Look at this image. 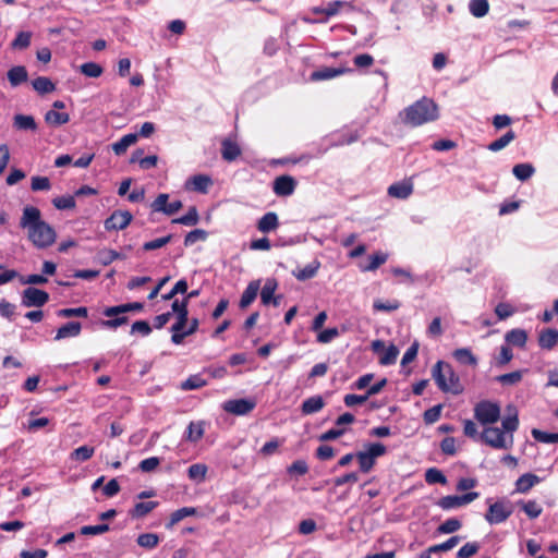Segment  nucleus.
<instances>
[{"label":"nucleus","mask_w":558,"mask_h":558,"mask_svg":"<svg viewBox=\"0 0 558 558\" xmlns=\"http://www.w3.org/2000/svg\"><path fill=\"white\" fill-rule=\"evenodd\" d=\"M325 407L322 396H313L305 399L301 405L302 414L310 415L319 412Z\"/></svg>","instance_id":"obj_29"},{"label":"nucleus","mask_w":558,"mask_h":558,"mask_svg":"<svg viewBox=\"0 0 558 558\" xmlns=\"http://www.w3.org/2000/svg\"><path fill=\"white\" fill-rule=\"evenodd\" d=\"M350 68H322L311 73L312 82L327 81L340 76L345 73H351Z\"/></svg>","instance_id":"obj_15"},{"label":"nucleus","mask_w":558,"mask_h":558,"mask_svg":"<svg viewBox=\"0 0 558 558\" xmlns=\"http://www.w3.org/2000/svg\"><path fill=\"white\" fill-rule=\"evenodd\" d=\"M478 549L480 546L477 543H466L459 549L457 556L458 558H470L474 556Z\"/></svg>","instance_id":"obj_64"},{"label":"nucleus","mask_w":558,"mask_h":558,"mask_svg":"<svg viewBox=\"0 0 558 558\" xmlns=\"http://www.w3.org/2000/svg\"><path fill=\"white\" fill-rule=\"evenodd\" d=\"M51 187L50 180L47 177H33L31 189L33 191H48Z\"/></svg>","instance_id":"obj_63"},{"label":"nucleus","mask_w":558,"mask_h":558,"mask_svg":"<svg viewBox=\"0 0 558 558\" xmlns=\"http://www.w3.org/2000/svg\"><path fill=\"white\" fill-rule=\"evenodd\" d=\"M159 504L157 501H142L137 502L130 511V515L134 519L143 518L157 508Z\"/></svg>","instance_id":"obj_35"},{"label":"nucleus","mask_w":558,"mask_h":558,"mask_svg":"<svg viewBox=\"0 0 558 558\" xmlns=\"http://www.w3.org/2000/svg\"><path fill=\"white\" fill-rule=\"evenodd\" d=\"M388 255L383 252L369 256V264L362 267V271H374L387 262Z\"/></svg>","instance_id":"obj_47"},{"label":"nucleus","mask_w":558,"mask_h":558,"mask_svg":"<svg viewBox=\"0 0 558 558\" xmlns=\"http://www.w3.org/2000/svg\"><path fill=\"white\" fill-rule=\"evenodd\" d=\"M211 184H213V180L209 175L195 174L186 181L185 189L189 191H195V192L206 194Z\"/></svg>","instance_id":"obj_16"},{"label":"nucleus","mask_w":558,"mask_h":558,"mask_svg":"<svg viewBox=\"0 0 558 558\" xmlns=\"http://www.w3.org/2000/svg\"><path fill=\"white\" fill-rule=\"evenodd\" d=\"M283 444V439H279L277 437L272 438L271 440L267 441L260 449L259 454L263 457H270L275 454L279 447Z\"/></svg>","instance_id":"obj_54"},{"label":"nucleus","mask_w":558,"mask_h":558,"mask_svg":"<svg viewBox=\"0 0 558 558\" xmlns=\"http://www.w3.org/2000/svg\"><path fill=\"white\" fill-rule=\"evenodd\" d=\"M279 227L278 215L274 211H268L257 222L258 231L269 233Z\"/></svg>","instance_id":"obj_23"},{"label":"nucleus","mask_w":558,"mask_h":558,"mask_svg":"<svg viewBox=\"0 0 558 558\" xmlns=\"http://www.w3.org/2000/svg\"><path fill=\"white\" fill-rule=\"evenodd\" d=\"M341 10H345L347 12L355 11V5L350 1L335 0L328 2L325 10L326 20L337 15Z\"/></svg>","instance_id":"obj_27"},{"label":"nucleus","mask_w":558,"mask_h":558,"mask_svg":"<svg viewBox=\"0 0 558 558\" xmlns=\"http://www.w3.org/2000/svg\"><path fill=\"white\" fill-rule=\"evenodd\" d=\"M387 448L381 442H372L366 446V450L357 451L355 458L362 473H368L376 464V459L384 456Z\"/></svg>","instance_id":"obj_5"},{"label":"nucleus","mask_w":558,"mask_h":558,"mask_svg":"<svg viewBox=\"0 0 558 558\" xmlns=\"http://www.w3.org/2000/svg\"><path fill=\"white\" fill-rule=\"evenodd\" d=\"M207 468L205 464L195 463L190 465L187 475L191 480H204L206 476Z\"/></svg>","instance_id":"obj_61"},{"label":"nucleus","mask_w":558,"mask_h":558,"mask_svg":"<svg viewBox=\"0 0 558 558\" xmlns=\"http://www.w3.org/2000/svg\"><path fill=\"white\" fill-rule=\"evenodd\" d=\"M295 187H296L295 179L288 174L277 177L272 183L274 193L280 197L292 195Z\"/></svg>","instance_id":"obj_13"},{"label":"nucleus","mask_w":558,"mask_h":558,"mask_svg":"<svg viewBox=\"0 0 558 558\" xmlns=\"http://www.w3.org/2000/svg\"><path fill=\"white\" fill-rule=\"evenodd\" d=\"M57 315L59 317H63V318L87 317L88 316V310L85 306L61 308V310H59L57 312Z\"/></svg>","instance_id":"obj_49"},{"label":"nucleus","mask_w":558,"mask_h":558,"mask_svg":"<svg viewBox=\"0 0 558 558\" xmlns=\"http://www.w3.org/2000/svg\"><path fill=\"white\" fill-rule=\"evenodd\" d=\"M13 126L17 130L36 131L37 123L32 116L16 114L13 118Z\"/></svg>","instance_id":"obj_34"},{"label":"nucleus","mask_w":558,"mask_h":558,"mask_svg":"<svg viewBox=\"0 0 558 558\" xmlns=\"http://www.w3.org/2000/svg\"><path fill=\"white\" fill-rule=\"evenodd\" d=\"M399 118L404 125L420 126L438 118V107L432 99L423 97L403 109Z\"/></svg>","instance_id":"obj_3"},{"label":"nucleus","mask_w":558,"mask_h":558,"mask_svg":"<svg viewBox=\"0 0 558 558\" xmlns=\"http://www.w3.org/2000/svg\"><path fill=\"white\" fill-rule=\"evenodd\" d=\"M535 172L532 163H518L512 168L513 175L520 181L529 180Z\"/></svg>","instance_id":"obj_39"},{"label":"nucleus","mask_w":558,"mask_h":558,"mask_svg":"<svg viewBox=\"0 0 558 558\" xmlns=\"http://www.w3.org/2000/svg\"><path fill=\"white\" fill-rule=\"evenodd\" d=\"M512 514V508L509 504L497 501L489 506L485 519L490 524L505 522Z\"/></svg>","instance_id":"obj_10"},{"label":"nucleus","mask_w":558,"mask_h":558,"mask_svg":"<svg viewBox=\"0 0 558 558\" xmlns=\"http://www.w3.org/2000/svg\"><path fill=\"white\" fill-rule=\"evenodd\" d=\"M138 546L153 549L159 544V536L155 533H143L136 539Z\"/></svg>","instance_id":"obj_48"},{"label":"nucleus","mask_w":558,"mask_h":558,"mask_svg":"<svg viewBox=\"0 0 558 558\" xmlns=\"http://www.w3.org/2000/svg\"><path fill=\"white\" fill-rule=\"evenodd\" d=\"M320 268V263L315 259L312 263L307 264L303 268H299L292 271V275L300 281H305L312 279L316 276L318 269Z\"/></svg>","instance_id":"obj_30"},{"label":"nucleus","mask_w":558,"mask_h":558,"mask_svg":"<svg viewBox=\"0 0 558 558\" xmlns=\"http://www.w3.org/2000/svg\"><path fill=\"white\" fill-rule=\"evenodd\" d=\"M432 375L438 388L442 392L459 395L463 391L459 376L454 373L449 363L438 361L432 369Z\"/></svg>","instance_id":"obj_4"},{"label":"nucleus","mask_w":558,"mask_h":558,"mask_svg":"<svg viewBox=\"0 0 558 558\" xmlns=\"http://www.w3.org/2000/svg\"><path fill=\"white\" fill-rule=\"evenodd\" d=\"M461 526H462V523L460 520H458L456 518H450V519H447L444 523H441L437 527V532L440 534H450V533H454L458 530H460Z\"/></svg>","instance_id":"obj_51"},{"label":"nucleus","mask_w":558,"mask_h":558,"mask_svg":"<svg viewBox=\"0 0 558 558\" xmlns=\"http://www.w3.org/2000/svg\"><path fill=\"white\" fill-rule=\"evenodd\" d=\"M204 436V423L191 422L186 428L185 439L191 442H197Z\"/></svg>","instance_id":"obj_38"},{"label":"nucleus","mask_w":558,"mask_h":558,"mask_svg":"<svg viewBox=\"0 0 558 558\" xmlns=\"http://www.w3.org/2000/svg\"><path fill=\"white\" fill-rule=\"evenodd\" d=\"M242 154V149L235 141L223 138L221 142V157L228 162L238 159Z\"/></svg>","instance_id":"obj_17"},{"label":"nucleus","mask_w":558,"mask_h":558,"mask_svg":"<svg viewBox=\"0 0 558 558\" xmlns=\"http://www.w3.org/2000/svg\"><path fill=\"white\" fill-rule=\"evenodd\" d=\"M197 510L194 507H183L170 514L169 521L166 523V529L171 530L175 524L186 517L196 514Z\"/></svg>","instance_id":"obj_31"},{"label":"nucleus","mask_w":558,"mask_h":558,"mask_svg":"<svg viewBox=\"0 0 558 558\" xmlns=\"http://www.w3.org/2000/svg\"><path fill=\"white\" fill-rule=\"evenodd\" d=\"M45 121L51 126H60L70 121V116L66 112H58L56 110H49L45 114Z\"/></svg>","instance_id":"obj_37"},{"label":"nucleus","mask_w":558,"mask_h":558,"mask_svg":"<svg viewBox=\"0 0 558 558\" xmlns=\"http://www.w3.org/2000/svg\"><path fill=\"white\" fill-rule=\"evenodd\" d=\"M80 71L82 74H84L87 77H99L104 73V69L100 64L96 62H85L81 64Z\"/></svg>","instance_id":"obj_45"},{"label":"nucleus","mask_w":558,"mask_h":558,"mask_svg":"<svg viewBox=\"0 0 558 558\" xmlns=\"http://www.w3.org/2000/svg\"><path fill=\"white\" fill-rule=\"evenodd\" d=\"M541 482V477L533 473H524L515 481V492L526 494Z\"/></svg>","instance_id":"obj_22"},{"label":"nucleus","mask_w":558,"mask_h":558,"mask_svg":"<svg viewBox=\"0 0 558 558\" xmlns=\"http://www.w3.org/2000/svg\"><path fill=\"white\" fill-rule=\"evenodd\" d=\"M95 453V448L92 446H81L76 449H74L70 453V459L77 462H85L89 460Z\"/></svg>","instance_id":"obj_40"},{"label":"nucleus","mask_w":558,"mask_h":558,"mask_svg":"<svg viewBox=\"0 0 558 558\" xmlns=\"http://www.w3.org/2000/svg\"><path fill=\"white\" fill-rule=\"evenodd\" d=\"M49 301V294L40 289L28 287L22 293V305L41 307Z\"/></svg>","instance_id":"obj_11"},{"label":"nucleus","mask_w":558,"mask_h":558,"mask_svg":"<svg viewBox=\"0 0 558 558\" xmlns=\"http://www.w3.org/2000/svg\"><path fill=\"white\" fill-rule=\"evenodd\" d=\"M558 344V330L555 328L543 329L538 335V345L543 350L550 351Z\"/></svg>","instance_id":"obj_19"},{"label":"nucleus","mask_w":558,"mask_h":558,"mask_svg":"<svg viewBox=\"0 0 558 558\" xmlns=\"http://www.w3.org/2000/svg\"><path fill=\"white\" fill-rule=\"evenodd\" d=\"M469 10L473 16L483 17L489 11V3L487 0H471Z\"/></svg>","instance_id":"obj_43"},{"label":"nucleus","mask_w":558,"mask_h":558,"mask_svg":"<svg viewBox=\"0 0 558 558\" xmlns=\"http://www.w3.org/2000/svg\"><path fill=\"white\" fill-rule=\"evenodd\" d=\"M532 436L535 440L543 444H556L558 442V433H547L541 429H532Z\"/></svg>","instance_id":"obj_50"},{"label":"nucleus","mask_w":558,"mask_h":558,"mask_svg":"<svg viewBox=\"0 0 558 558\" xmlns=\"http://www.w3.org/2000/svg\"><path fill=\"white\" fill-rule=\"evenodd\" d=\"M287 472L290 475L303 476L308 472V465L305 460H295L288 468Z\"/></svg>","instance_id":"obj_56"},{"label":"nucleus","mask_w":558,"mask_h":558,"mask_svg":"<svg viewBox=\"0 0 558 558\" xmlns=\"http://www.w3.org/2000/svg\"><path fill=\"white\" fill-rule=\"evenodd\" d=\"M425 481L429 485H434V484L446 485L447 484V477L444 475V473L440 470H438L436 468H430V469L426 470Z\"/></svg>","instance_id":"obj_46"},{"label":"nucleus","mask_w":558,"mask_h":558,"mask_svg":"<svg viewBox=\"0 0 558 558\" xmlns=\"http://www.w3.org/2000/svg\"><path fill=\"white\" fill-rule=\"evenodd\" d=\"M172 240V234H168L162 238H158L148 242H145L142 246V248L146 252L154 251L163 247L168 243H170Z\"/></svg>","instance_id":"obj_57"},{"label":"nucleus","mask_w":558,"mask_h":558,"mask_svg":"<svg viewBox=\"0 0 558 558\" xmlns=\"http://www.w3.org/2000/svg\"><path fill=\"white\" fill-rule=\"evenodd\" d=\"M32 33L31 32H20L17 33L14 40L11 43V47L13 49H26L31 45Z\"/></svg>","instance_id":"obj_55"},{"label":"nucleus","mask_w":558,"mask_h":558,"mask_svg":"<svg viewBox=\"0 0 558 558\" xmlns=\"http://www.w3.org/2000/svg\"><path fill=\"white\" fill-rule=\"evenodd\" d=\"M497 381L502 385H515L521 381L522 379V372L521 371H514L511 373L499 375L497 378Z\"/></svg>","instance_id":"obj_58"},{"label":"nucleus","mask_w":558,"mask_h":558,"mask_svg":"<svg viewBox=\"0 0 558 558\" xmlns=\"http://www.w3.org/2000/svg\"><path fill=\"white\" fill-rule=\"evenodd\" d=\"M32 86L38 94L41 95L52 93L56 89V85L49 77L46 76H38L37 78L33 80Z\"/></svg>","instance_id":"obj_36"},{"label":"nucleus","mask_w":558,"mask_h":558,"mask_svg":"<svg viewBox=\"0 0 558 558\" xmlns=\"http://www.w3.org/2000/svg\"><path fill=\"white\" fill-rule=\"evenodd\" d=\"M400 307V302L395 300V301H387V302H384L381 300H376L373 304V308L374 311H378V312H392V311H396Z\"/></svg>","instance_id":"obj_60"},{"label":"nucleus","mask_w":558,"mask_h":558,"mask_svg":"<svg viewBox=\"0 0 558 558\" xmlns=\"http://www.w3.org/2000/svg\"><path fill=\"white\" fill-rule=\"evenodd\" d=\"M474 417L484 426L494 424L500 418V407L496 402L482 400L474 407Z\"/></svg>","instance_id":"obj_6"},{"label":"nucleus","mask_w":558,"mask_h":558,"mask_svg":"<svg viewBox=\"0 0 558 558\" xmlns=\"http://www.w3.org/2000/svg\"><path fill=\"white\" fill-rule=\"evenodd\" d=\"M138 138V135L135 133L125 134L118 142L113 143L112 150L116 155H123L128 148L135 144Z\"/></svg>","instance_id":"obj_33"},{"label":"nucleus","mask_w":558,"mask_h":558,"mask_svg":"<svg viewBox=\"0 0 558 558\" xmlns=\"http://www.w3.org/2000/svg\"><path fill=\"white\" fill-rule=\"evenodd\" d=\"M189 323V313H182L177 315V322L171 326V341L174 344H181L184 340L183 331Z\"/></svg>","instance_id":"obj_18"},{"label":"nucleus","mask_w":558,"mask_h":558,"mask_svg":"<svg viewBox=\"0 0 558 558\" xmlns=\"http://www.w3.org/2000/svg\"><path fill=\"white\" fill-rule=\"evenodd\" d=\"M208 232L203 229H194L190 231L184 238V245L191 246L198 241H206Z\"/></svg>","instance_id":"obj_53"},{"label":"nucleus","mask_w":558,"mask_h":558,"mask_svg":"<svg viewBox=\"0 0 558 558\" xmlns=\"http://www.w3.org/2000/svg\"><path fill=\"white\" fill-rule=\"evenodd\" d=\"M82 325L80 322H69L61 326L54 336V340L59 341L65 338L77 337L81 333Z\"/></svg>","instance_id":"obj_24"},{"label":"nucleus","mask_w":558,"mask_h":558,"mask_svg":"<svg viewBox=\"0 0 558 558\" xmlns=\"http://www.w3.org/2000/svg\"><path fill=\"white\" fill-rule=\"evenodd\" d=\"M169 195L166 193L159 194L155 201L150 204V208L153 211H160L166 215L167 205H168Z\"/></svg>","instance_id":"obj_62"},{"label":"nucleus","mask_w":558,"mask_h":558,"mask_svg":"<svg viewBox=\"0 0 558 558\" xmlns=\"http://www.w3.org/2000/svg\"><path fill=\"white\" fill-rule=\"evenodd\" d=\"M133 220L129 210H114L104 222L107 231H119L125 229Z\"/></svg>","instance_id":"obj_9"},{"label":"nucleus","mask_w":558,"mask_h":558,"mask_svg":"<svg viewBox=\"0 0 558 558\" xmlns=\"http://www.w3.org/2000/svg\"><path fill=\"white\" fill-rule=\"evenodd\" d=\"M514 138H515V133L512 130H509L501 137H499L496 141H493L488 145V149L490 151H499V150L504 149L506 146H508Z\"/></svg>","instance_id":"obj_42"},{"label":"nucleus","mask_w":558,"mask_h":558,"mask_svg":"<svg viewBox=\"0 0 558 558\" xmlns=\"http://www.w3.org/2000/svg\"><path fill=\"white\" fill-rule=\"evenodd\" d=\"M144 308V304L141 302H132L126 304H121L117 306L106 307L104 311V315L106 317L118 316L128 312H140Z\"/></svg>","instance_id":"obj_20"},{"label":"nucleus","mask_w":558,"mask_h":558,"mask_svg":"<svg viewBox=\"0 0 558 558\" xmlns=\"http://www.w3.org/2000/svg\"><path fill=\"white\" fill-rule=\"evenodd\" d=\"M20 227L27 230L28 240L39 250L47 248L56 242L54 229L41 219V213L37 207H24Z\"/></svg>","instance_id":"obj_1"},{"label":"nucleus","mask_w":558,"mask_h":558,"mask_svg":"<svg viewBox=\"0 0 558 558\" xmlns=\"http://www.w3.org/2000/svg\"><path fill=\"white\" fill-rule=\"evenodd\" d=\"M256 407V402L251 399H231L222 404V409L233 415H246Z\"/></svg>","instance_id":"obj_12"},{"label":"nucleus","mask_w":558,"mask_h":558,"mask_svg":"<svg viewBox=\"0 0 558 558\" xmlns=\"http://www.w3.org/2000/svg\"><path fill=\"white\" fill-rule=\"evenodd\" d=\"M478 496L477 492H470L461 496L448 495L438 499L436 505L442 510L456 509L474 501Z\"/></svg>","instance_id":"obj_7"},{"label":"nucleus","mask_w":558,"mask_h":558,"mask_svg":"<svg viewBox=\"0 0 558 558\" xmlns=\"http://www.w3.org/2000/svg\"><path fill=\"white\" fill-rule=\"evenodd\" d=\"M518 506L531 520L537 519L543 512L542 506L536 500H520Z\"/></svg>","instance_id":"obj_32"},{"label":"nucleus","mask_w":558,"mask_h":558,"mask_svg":"<svg viewBox=\"0 0 558 558\" xmlns=\"http://www.w3.org/2000/svg\"><path fill=\"white\" fill-rule=\"evenodd\" d=\"M453 357L461 364L475 366L477 364V360L472 353V351L468 348H460L454 350Z\"/></svg>","instance_id":"obj_41"},{"label":"nucleus","mask_w":558,"mask_h":558,"mask_svg":"<svg viewBox=\"0 0 558 558\" xmlns=\"http://www.w3.org/2000/svg\"><path fill=\"white\" fill-rule=\"evenodd\" d=\"M509 414L501 421L502 428L485 427L482 440L495 449H510L514 444L513 433L519 427V416L515 408L508 407Z\"/></svg>","instance_id":"obj_2"},{"label":"nucleus","mask_w":558,"mask_h":558,"mask_svg":"<svg viewBox=\"0 0 558 558\" xmlns=\"http://www.w3.org/2000/svg\"><path fill=\"white\" fill-rule=\"evenodd\" d=\"M412 192L413 185L408 181L396 182L388 187V195L399 199L408 198Z\"/></svg>","instance_id":"obj_21"},{"label":"nucleus","mask_w":558,"mask_h":558,"mask_svg":"<svg viewBox=\"0 0 558 558\" xmlns=\"http://www.w3.org/2000/svg\"><path fill=\"white\" fill-rule=\"evenodd\" d=\"M278 283L275 279H267L264 287L260 290V301L263 305L272 304L274 306L280 305V295H275Z\"/></svg>","instance_id":"obj_14"},{"label":"nucleus","mask_w":558,"mask_h":558,"mask_svg":"<svg viewBox=\"0 0 558 558\" xmlns=\"http://www.w3.org/2000/svg\"><path fill=\"white\" fill-rule=\"evenodd\" d=\"M259 290V280L251 281L242 293L239 306L244 310L250 306L257 296Z\"/></svg>","instance_id":"obj_25"},{"label":"nucleus","mask_w":558,"mask_h":558,"mask_svg":"<svg viewBox=\"0 0 558 558\" xmlns=\"http://www.w3.org/2000/svg\"><path fill=\"white\" fill-rule=\"evenodd\" d=\"M441 410L442 404H437L426 410L423 414L424 422L426 424H434L437 422L440 418Z\"/></svg>","instance_id":"obj_59"},{"label":"nucleus","mask_w":558,"mask_h":558,"mask_svg":"<svg viewBox=\"0 0 558 558\" xmlns=\"http://www.w3.org/2000/svg\"><path fill=\"white\" fill-rule=\"evenodd\" d=\"M8 80L12 87H16L28 80V73L24 65H15L7 73Z\"/></svg>","instance_id":"obj_28"},{"label":"nucleus","mask_w":558,"mask_h":558,"mask_svg":"<svg viewBox=\"0 0 558 558\" xmlns=\"http://www.w3.org/2000/svg\"><path fill=\"white\" fill-rule=\"evenodd\" d=\"M371 348L374 353L380 354V365H392L396 363L399 355V349L393 343L386 348L385 342L377 339L372 342Z\"/></svg>","instance_id":"obj_8"},{"label":"nucleus","mask_w":558,"mask_h":558,"mask_svg":"<svg viewBox=\"0 0 558 558\" xmlns=\"http://www.w3.org/2000/svg\"><path fill=\"white\" fill-rule=\"evenodd\" d=\"M53 206L59 210L75 208V198L72 195L58 196L52 199Z\"/></svg>","instance_id":"obj_52"},{"label":"nucleus","mask_w":558,"mask_h":558,"mask_svg":"<svg viewBox=\"0 0 558 558\" xmlns=\"http://www.w3.org/2000/svg\"><path fill=\"white\" fill-rule=\"evenodd\" d=\"M199 216L195 206L190 207L187 213L179 218L172 220V223L183 225V226H195L198 223Z\"/></svg>","instance_id":"obj_44"},{"label":"nucleus","mask_w":558,"mask_h":558,"mask_svg":"<svg viewBox=\"0 0 558 558\" xmlns=\"http://www.w3.org/2000/svg\"><path fill=\"white\" fill-rule=\"evenodd\" d=\"M505 340L508 345L524 348L527 341V332L524 329L514 328L505 335Z\"/></svg>","instance_id":"obj_26"}]
</instances>
